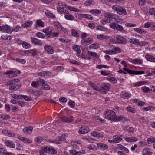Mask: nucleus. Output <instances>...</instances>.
I'll return each mask as SVG.
<instances>
[{
  "label": "nucleus",
  "mask_w": 155,
  "mask_h": 155,
  "mask_svg": "<svg viewBox=\"0 0 155 155\" xmlns=\"http://www.w3.org/2000/svg\"><path fill=\"white\" fill-rule=\"evenodd\" d=\"M104 15L107 18V19L106 20L107 22L111 23L114 21H116V23L113 22L110 24V26L111 28L120 31H122L123 30V27L117 24V20L118 19V16L111 13H105Z\"/></svg>",
  "instance_id": "f257e3e1"
},
{
  "label": "nucleus",
  "mask_w": 155,
  "mask_h": 155,
  "mask_svg": "<svg viewBox=\"0 0 155 155\" xmlns=\"http://www.w3.org/2000/svg\"><path fill=\"white\" fill-rule=\"evenodd\" d=\"M112 8L116 11V12L119 15H125L127 14L126 10L121 7L114 5L112 6Z\"/></svg>",
  "instance_id": "f03ea898"
},
{
  "label": "nucleus",
  "mask_w": 155,
  "mask_h": 155,
  "mask_svg": "<svg viewBox=\"0 0 155 155\" xmlns=\"http://www.w3.org/2000/svg\"><path fill=\"white\" fill-rule=\"evenodd\" d=\"M105 118L109 120L115 121L116 118L115 113L112 110H107L106 112Z\"/></svg>",
  "instance_id": "7ed1b4c3"
},
{
  "label": "nucleus",
  "mask_w": 155,
  "mask_h": 155,
  "mask_svg": "<svg viewBox=\"0 0 155 155\" xmlns=\"http://www.w3.org/2000/svg\"><path fill=\"white\" fill-rule=\"evenodd\" d=\"M60 120L63 122L70 123L73 121L75 119L74 117L72 116H63L60 117Z\"/></svg>",
  "instance_id": "20e7f679"
},
{
  "label": "nucleus",
  "mask_w": 155,
  "mask_h": 155,
  "mask_svg": "<svg viewBox=\"0 0 155 155\" xmlns=\"http://www.w3.org/2000/svg\"><path fill=\"white\" fill-rule=\"evenodd\" d=\"M110 87V85L108 84H104L102 85L99 91L101 94H105L109 91V89Z\"/></svg>",
  "instance_id": "39448f33"
},
{
  "label": "nucleus",
  "mask_w": 155,
  "mask_h": 155,
  "mask_svg": "<svg viewBox=\"0 0 155 155\" xmlns=\"http://www.w3.org/2000/svg\"><path fill=\"white\" fill-rule=\"evenodd\" d=\"M0 31L8 34L11 33L12 32L10 27L7 25L0 26Z\"/></svg>",
  "instance_id": "423d86ee"
},
{
  "label": "nucleus",
  "mask_w": 155,
  "mask_h": 155,
  "mask_svg": "<svg viewBox=\"0 0 155 155\" xmlns=\"http://www.w3.org/2000/svg\"><path fill=\"white\" fill-rule=\"evenodd\" d=\"M68 136V134H63L61 136L58 137L56 140H52L51 142L56 144L60 143L61 141H64L65 140V138Z\"/></svg>",
  "instance_id": "0eeeda50"
},
{
  "label": "nucleus",
  "mask_w": 155,
  "mask_h": 155,
  "mask_svg": "<svg viewBox=\"0 0 155 155\" xmlns=\"http://www.w3.org/2000/svg\"><path fill=\"white\" fill-rule=\"evenodd\" d=\"M129 41L131 43L139 46H142L143 45V42H139L138 39L135 38H131L129 39Z\"/></svg>",
  "instance_id": "6e6552de"
},
{
  "label": "nucleus",
  "mask_w": 155,
  "mask_h": 155,
  "mask_svg": "<svg viewBox=\"0 0 155 155\" xmlns=\"http://www.w3.org/2000/svg\"><path fill=\"white\" fill-rule=\"evenodd\" d=\"M43 150L45 152L53 154H55L57 153V151L56 150L49 147H44L43 149Z\"/></svg>",
  "instance_id": "1a4fd4ad"
},
{
  "label": "nucleus",
  "mask_w": 155,
  "mask_h": 155,
  "mask_svg": "<svg viewBox=\"0 0 155 155\" xmlns=\"http://www.w3.org/2000/svg\"><path fill=\"white\" fill-rule=\"evenodd\" d=\"M115 39L117 42L119 44H125L127 42L126 39L120 35L117 36Z\"/></svg>",
  "instance_id": "9d476101"
},
{
  "label": "nucleus",
  "mask_w": 155,
  "mask_h": 155,
  "mask_svg": "<svg viewBox=\"0 0 155 155\" xmlns=\"http://www.w3.org/2000/svg\"><path fill=\"white\" fill-rule=\"evenodd\" d=\"M44 48L49 54H52L54 51V48L52 46L48 45H45Z\"/></svg>",
  "instance_id": "9b49d317"
},
{
  "label": "nucleus",
  "mask_w": 155,
  "mask_h": 155,
  "mask_svg": "<svg viewBox=\"0 0 155 155\" xmlns=\"http://www.w3.org/2000/svg\"><path fill=\"white\" fill-rule=\"evenodd\" d=\"M93 41V39L91 38H87L86 40L83 39L81 41V43L82 45L84 46L89 45Z\"/></svg>",
  "instance_id": "f8f14e48"
},
{
  "label": "nucleus",
  "mask_w": 155,
  "mask_h": 155,
  "mask_svg": "<svg viewBox=\"0 0 155 155\" xmlns=\"http://www.w3.org/2000/svg\"><path fill=\"white\" fill-rule=\"evenodd\" d=\"M31 39L32 43L36 45L41 46L43 45L42 42L36 38L31 37Z\"/></svg>",
  "instance_id": "ddd939ff"
},
{
  "label": "nucleus",
  "mask_w": 155,
  "mask_h": 155,
  "mask_svg": "<svg viewBox=\"0 0 155 155\" xmlns=\"http://www.w3.org/2000/svg\"><path fill=\"white\" fill-rule=\"evenodd\" d=\"M52 30L50 29V28L44 29L43 30V31L45 34L48 37V38H49L51 35L52 34Z\"/></svg>",
  "instance_id": "4468645a"
},
{
  "label": "nucleus",
  "mask_w": 155,
  "mask_h": 155,
  "mask_svg": "<svg viewBox=\"0 0 155 155\" xmlns=\"http://www.w3.org/2000/svg\"><path fill=\"white\" fill-rule=\"evenodd\" d=\"M89 130L88 127L86 126L81 127L78 130V133L80 134H83L88 133Z\"/></svg>",
  "instance_id": "2eb2a0df"
},
{
  "label": "nucleus",
  "mask_w": 155,
  "mask_h": 155,
  "mask_svg": "<svg viewBox=\"0 0 155 155\" xmlns=\"http://www.w3.org/2000/svg\"><path fill=\"white\" fill-rule=\"evenodd\" d=\"M2 132L4 134L10 137H14L16 135L14 132L5 129L3 130Z\"/></svg>",
  "instance_id": "dca6fc26"
},
{
  "label": "nucleus",
  "mask_w": 155,
  "mask_h": 155,
  "mask_svg": "<svg viewBox=\"0 0 155 155\" xmlns=\"http://www.w3.org/2000/svg\"><path fill=\"white\" fill-rule=\"evenodd\" d=\"M33 129V127H27L24 128L23 131L24 134H28L32 133Z\"/></svg>",
  "instance_id": "f3484780"
},
{
  "label": "nucleus",
  "mask_w": 155,
  "mask_h": 155,
  "mask_svg": "<svg viewBox=\"0 0 155 155\" xmlns=\"http://www.w3.org/2000/svg\"><path fill=\"white\" fill-rule=\"evenodd\" d=\"M20 87V85H19L18 84L16 83H13L11 87H10L9 89L11 90H16L19 89Z\"/></svg>",
  "instance_id": "a211bd4d"
},
{
  "label": "nucleus",
  "mask_w": 155,
  "mask_h": 155,
  "mask_svg": "<svg viewBox=\"0 0 155 155\" xmlns=\"http://www.w3.org/2000/svg\"><path fill=\"white\" fill-rule=\"evenodd\" d=\"M145 58L149 61L155 62V58L152 55L146 54L145 56Z\"/></svg>",
  "instance_id": "6ab92c4d"
},
{
  "label": "nucleus",
  "mask_w": 155,
  "mask_h": 155,
  "mask_svg": "<svg viewBox=\"0 0 155 155\" xmlns=\"http://www.w3.org/2000/svg\"><path fill=\"white\" fill-rule=\"evenodd\" d=\"M5 144L7 146L12 148H15V144L11 141H5Z\"/></svg>",
  "instance_id": "aec40b11"
},
{
  "label": "nucleus",
  "mask_w": 155,
  "mask_h": 155,
  "mask_svg": "<svg viewBox=\"0 0 155 155\" xmlns=\"http://www.w3.org/2000/svg\"><path fill=\"white\" fill-rule=\"evenodd\" d=\"M45 14L47 16L49 17L52 18H55V15L48 10H47L45 11Z\"/></svg>",
  "instance_id": "412c9836"
},
{
  "label": "nucleus",
  "mask_w": 155,
  "mask_h": 155,
  "mask_svg": "<svg viewBox=\"0 0 155 155\" xmlns=\"http://www.w3.org/2000/svg\"><path fill=\"white\" fill-rule=\"evenodd\" d=\"M125 140L128 142H133L138 141V139L136 137H128L125 139Z\"/></svg>",
  "instance_id": "4be33fe9"
},
{
  "label": "nucleus",
  "mask_w": 155,
  "mask_h": 155,
  "mask_svg": "<svg viewBox=\"0 0 155 155\" xmlns=\"http://www.w3.org/2000/svg\"><path fill=\"white\" fill-rule=\"evenodd\" d=\"M132 62L134 64H142L143 61L138 58L134 59L132 60Z\"/></svg>",
  "instance_id": "5701e85b"
},
{
  "label": "nucleus",
  "mask_w": 155,
  "mask_h": 155,
  "mask_svg": "<svg viewBox=\"0 0 155 155\" xmlns=\"http://www.w3.org/2000/svg\"><path fill=\"white\" fill-rule=\"evenodd\" d=\"M97 147L100 148L105 150L108 149V146L107 144H104L102 143H99L97 144Z\"/></svg>",
  "instance_id": "b1692460"
},
{
  "label": "nucleus",
  "mask_w": 155,
  "mask_h": 155,
  "mask_svg": "<svg viewBox=\"0 0 155 155\" xmlns=\"http://www.w3.org/2000/svg\"><path fill=\"white\" fill-rule=\"evenodd\" d=\"M91 135L94 137L98 138H101L104 137V135L100 133L97 132H93L91 133Z\"/></svg>",
  "instance_id": "393cba45"
},
{
  "label": "nucleus",
  "mask_w": 155,
  "mask_h": 155,
  "mask_svg": "<svg viewBox=\"0 0 155 155\" xmlns=\"http://www.w3.org/2000/svg\"><path fill=\"white\" fill-rule=\"evenodd\" d=\"M134 31L139 34H145L147 32L146 31L144 30L143 29L138 28H134Z\"/></svg>",
  "instance_id": "a878e982"
},
{
  "label": "nucleus",
  "mask_w": 155,
  "mask_h": 155,
  "mask_svg": "<svg viewBox=\"0 0 155 155\" xmlns=\"http://www.w3.org/2000/svg\"><path fill=\"white\" fill-rule=\"evenodd\" d=\"M71 32L72 35L76 37H78L79 36V34L78 31L76 29H73L71 31Z\"/></svg>",
  "instance_id": "bb28decb"
},
{
  "label": "nucleus",
  "mask_w": 155,
  "mask_h": 155,
  "mask_svg": "<svg viewBox=\"0 0 155 155\" xmlns=\"http://www.w3.org/2000/svg\"><path fill=\"white\" fill-rule=\"evenodd\" d=\"M130 94L128 93L123 92L121 94V97L124 99H128L130 96Z\"/></svg>",
  "instance_id": "cd10ccee"
},
{
  "label": "nucleus",
  "mask_w": 155,
  "mask_h": 155,
  "mask_svg": "<svg viewBox=\"0 0 155 155\" xmlns=\"http://www.w3.org/2000/svg\"><path fill=\"white\" fill-rule=\"evenodd\" d=\"M88 84L94 89L96 91L99 90V88L92 81H89Z\"/></svg>",
  "instance_id": "c85d7f7f"
},
{
  "label": "nucleus",
  "mask_w": 155,
  "mask_h": 155,
  "mask_svg": "<svg viewBox=\"0 0 155 155\" xmlns=\"http://www.w3.org/2000/svg\"><path fill=\"white\" fill-rule=\"evenodd\" d=\"M53 25L54 26L58 28V30H61L63 29L62 25L58 22H55L54 23Z\"/></svg>",
  "instance_id": "c756f323"
},
{
  "label": "nucleus",
  "mask_w": 155,
  "mask_h": 155,
  "mask_svg": "<svg viewBox=\"0 0 155 155\" xmlns=\"http://www.w3.org/2000/svg\"><path fill=\"white\" fill-rule=\"evenodd\" d=\"M27 52H28L29 53H30L32 56H35L37 55L38 51L36 49H33L28 50Z\"/></svg>",
  "instance_id": "7c9ffc66"
},
{
  "label": "nucleus",
  "mask_w": 155,
  "mask_h": 155,
  "mask_svg": "<svg viewBox=\"0 0 155 155\" xmlns=\"http://www.w3.org/2000/svg\"><path fill=\"white\" fill-rule=\"evenodd\" d=\"M113 138L115 143L120 142L122 140V138L117 135H114Z\"/></svg>",
  "instance_id": "2f4dec72"
},
{
  "label": "nucleus",
  "mask_w": 155,
  "mask_h": 155,
  "mask_svg": "<svg viewBox=\"0 0 155 155\" xmlns=\"http://www.w3.org/2000/svg\"><path fill=\"white\" fill-rule=\"evenodd\" d=\"M64 17L68 20H72L74 19V17L71 15L69 13H68V12H67V14L65 15Z\"/></svg>",
  "instance_id": "473e14b6"
},
{
  "label": "nucleus",
  "mask_w": 155,
  "mask_h": 155,
  "mask_svg": "<svg viewBox=\"0 0 155 155\" xmlns=\"http://www.w3.org/2000/svg\"><path fill=\"white\" fill-rule=\"evenodd\" d=\"M65 8H58V9H57V11L60 13L61 14H67V12H68L67 11Z\"/></svg>",
  "instance_id": "72a5a7b5"
},
{
  "label": "nucleus",
  "mask_w": 155,
  "mask_h": 155,
  "mask_svg": "<svg viewBox=\"0 0 155 155\" xmlns=\"http://www.w3.org/2000/svg\"><path fill=\"white\" fill-rule=\"evenodd\" d=\"M22 47L25 49L30 48L31 46V45L28 43L25 42H22Z\"/></svg>",
  "instance_id": "f704fd0d"
},
{
  "label": "nucleus",
  "mask_w": 155,
  "mask_h": 155,
  "mask_svg": "<svg viewBox=\"0 0 155 155\" xmlns=\"http://www.w3.org/2000/svg\"><path fill=\"white\" fill-rule=\"evenodd\" d=\"M99 48V45L97 43L92 44L89 46L90 49H97Z\"/></svg>",
  "instance_id": "c9c22d12"
},
{
  "label": "nucleus",
  "mask_w": 155,
  "mask_h": 155,
  "mask_svg": "<svg viewBox=\"0 0 155 155\" xmlns=\"http://www.w3.org/2000/svg\"><path fill=\"white\" fill-rule=\"evenodd\" d=\"M143 155H151L152 153L149 151L147 149H144L143 150Z\"/></svg>",
  "instance_id": "e433bc0d"
},
{
  "label": "nucleus",
  "mask_w": 155,
  "mask_h": 155,
  "mask_svg": "<svg viewBox=\"0 0 155 155\" xmlns=\"http://www.w3.org/2000/svg\"><path fill=\"white\" fill-rule=\"evenodd\" d=\"M107 79L113 83H117V80L114 77H108L107 78Z\"/></svg>",
  "instance_id": "4c0bfd02"
},
{
  "label": "nucleus",
  "mask_w": 155,
  "mask_h": 155,
  "mask_svg": "<svg viewBox=\"0 0 155 155\" xmlns=\"http://www.w3.org/2000/svg\"><path fill=\"white\" fill-rule=\"evenodd\" d=\"M32 93L35 96H38L41 95L43 93V92L41 90H39L36 91H33Z\"/></svg>",
  "instance_id": "58836bf2"
},
{
  "label": "nucleus",
  "mask_w": 155,
  "mask_h": 155,
  "mask_svg": "<svg viewBox=\"0 0 155 155\" xmlns=\"http://www.w3.org/2000/svg\"><path fill=\"white\" fill-rule=\"evenodd\" d=\"M32 24V21H30L29 22H27L23 24L22 25V26L24 27H30Z\"/></svg>",
  "instance_id": "ea45409f"
},
{
  "label": "nucleus",
  "mask_w": 155,
  "mask_h": 155,
  "mask_svg": "<svg viewBox=\"0 0 155 155\" xmlns=\"http://www.w3.org/2000/svg\"><path fill=\"white\" fill-rule=\"evenodd\" d=\"M73 48L74 50L75 51L77 52L78 53H80V52H81V51L80 49V48L79 46L77 45H74L73 46Z\"/></svg>",
  "instance_id": "a19ab883"
},
{
  "label": "nucleus",
  "mask_w": 155,
  "mask_h": 155,
  "mask_svg": "<svg viewBox=\"0 0 155 155\" xmlns=\"http://www.w3.org/2000/svg\"><path fill=\"white\" fill-rule=\"evenodd\" d=\"M1 38L4 40H10L11 39V37L9 35H2L1 36Z\"/></svg>",
  "instance_id": "79ce46f5"
},
{
  "label": "nucleus",
  "mask_w": 155,
  "mask_h": 155,
  "mask_svg": "<svg viewBox=\"0 0 155 155\" xmlns=\"http://www.w3.org/2000/svg\"><path fill=\"white\" fill-rule=\"evenodd\" d=\"M127 110V112H132L134 113L135 112V109L134 108L128 107L126 108Z\"/></svg>",
  "instance_id": "37998d69"
},
{
  "label": "nucleus",
  "mask_w": 155,
  "mask_h": 155,
  "mask_svg": "<svg viewBox=\"0 0 155 155\" xmlns=\"http://www.w3.org/2000/svg\"><path fill=\"white\" fill-rule=\"evenodd\" d=\"M104 53L110 54V55H111L112 54V53H114L115 54V52L113 50V49L112 50H105L104 51Z\"/></svg>",
  "instance_id": "c03bdc74"
},
{
  "label": "nucleus",
  "mask_w": 155,
  "mask_h": 155,
  "mask_svg": "<svg viewBox=\"0 0 155 155\" xmlns=\"http://www.w3.org/2000/svg\"><path fill=\"white\" fill-rule=\"evenodd\" d=\"M36 35L38 37L41 38H44L45 37L43 34L40 32L36 33Z\"/></svg>",
  "instance_id": "a18cd8bd"
},
{
  "label": "nucleus",
  "mask_w": 155,
  "mask_h": 155,
  "mask_svg": "<svg viewBox=\"0 0 155 155\" xmlns=\"http://www.w3.org/2000/svg\"><path fill=\"white\" fill-rule=\"evenodd\" d=\"M143 91L145 93H149L150 91V90L147 87H143L142 88Z\"/></svg>",
  "instance_id": "49530a36"
},
{
  "label": "nucleus",
  "mask_w": 155,
  "mask_h": 155,
  "mask_svg": "<svg viewBox=\"0 0 155 155\" xmlns=\"http://www.w3.org/2000/svg\"><path fill=\"white\" fill-rule=\"evenodd\" d=\"M42 85L43 87L45 90H49L50 89V87L46 83V81H45L44 82V84H42Z\"/></svg>",
  "instance_id": "de8ad7c7"
},
{
  "label": "nucleus",
  "mask_w": 155,
  "mask_h": 155,
  "mask_svg": "<svg viewBox=\"0 0 155 155\" xmlns=\"http://www.w3.org/2000/svg\"><path fill=\"white\" fill-rule=\"evenodd\" d=\"M90 12L94 14H99L101 12V11L97 9L91 10H90Z\"/></svg>",
  "instance_id": "09e8293b"
},
{
  "label": "nucleus",
  "mask_w": 155,
  "mask_h": 155,
  "mask_svg": "<svg viewBox=\"0 0 155 155\" xmlns=\"http://www.w3.org/2000/svg\"><path fill=\"white\" fill-rule=\"evenodd\" d=\"M113 50L115 52V54L116 53H120L121 51V50L118 47H115Z\"/></svg>",
  "instance_id": "8fccbe9b"
},
{
  "label": "nucleus",
  "mask_w": 155,
  "mask_h": 155,
  "mask_svg": "<svg viewBox=\"0 0 155 155\" xmlns=\"http://www.w3.org/2000/svg\"><path fill=\"white\" fill-rule=\"evenodd\" d=\"M124 117L123 115H120L117 117H116V118L115 121H120L122 120V119H124Z\"/></svg>",
  "instance_id": "3c124183"
},
{
  "label": "nucleus",
  "mask_w": 155,
  "mask_h": 155,
  "mask_svg": "<svg viewBox=\"0 0 155 155\" xmlns=\"http://www.w3.org/2000/svg\"><path fill=\"white\" fill-rule=\"evenodd\" d=\"M149 13L150 15H154L155 16V8H152L150 9L149 10Z\"/></svg>",
  "instance_id": "603ef678"
},
{
  "label": "nucleus",
  "mask_w": 155,
  "mask_h": 155,
  "mask_svg": "<svg viewBox=\"0 0 155 155\" xmlns=\"http://www.w3.org/2000/svg\"><path fill=\"white\" fill-rule=\"evenodd\" d=\"M37 24L39 26L41 27H44V25L43 22L41 20H37Z\"/></svg>",
  "instance_id": "864d4df0"
},
{
  "label": "nucleus",
  "mask_w": 155,
  "mask_h": 155,
  "mask_svg": "<svg viewBox=\"0 0 155 155\" xmlns=\"http://www.w3.org/2000/svg\"><path fill=\"white\" fill-rule=\"evenodd\" d=\"M96 67L99 69L102 68H109V66L104 65H98Z\"/></svg>",
  "instance_id": "5fc2aeb1"
},
{
  "label": "nucleus",
  "mask_w": 155,
  "mask_h": 155,
  "mask_svg": "<svg viewBox=\"0 0 155 155\" xmlns=\"http://www.w3.org/2000/svg\"><path fill=\"white\" fill-rule=\"evenodd\" d=\"M134 74H133L138 75L144 74V72L142 71H135L134 70Z\"/></svg>",
  "instance_id": "6e6d98bb"
},
{
  "label": "nucleus",
  "mask_w": 155,
  "mask_h": 155,
  "mask_svg": "<svg viewBox=\"0 0 155 155\" xmlns=\"http://www.w3.org/2000/svg\"><path fill=\"white\" fill-rule=\"evenodd\" d=\"M1 118L3 120H7L10 118V116L8 115H2Z\"/></svg>",
  "instance_id": "4d7b16f0"
},
{
  "label": "nucleus",
  "mask_w": 155,
  "mask_h": 155,
  "mask_svg": "<svg viewBox=\"0 0 155 155\" xmlns=\"http://www.w3.org/2000/svg\"><path fill=\"white\" fill-rule=\"evenodd\" d=\"M68 104L72 108H74L75 106V103L72 100H70L69 101Z\"/></svg>",
  "instance_id": "13d9d810"
},
{
  "label": "nucleus",
  "mask_w": 155,
  "mask_h": 155,
  "mask_svg": "<svg viewBox=\"0 0 155 155\" xmlns=\"http://www.w3.org/2000/svg\"><path fill=\"white\" fill-rule=\"evenodd\" d=\"M146 82L145 81L137 82L135 84V85L137 86H140L144 85Z\"/></svg>",
  "instance_id": "bf43d9fd"
},
{
  "label": "nucleus",
  "mask_w": 155,
  "mask_h": 155,
  "mask_svg": "<svg viewBox=\"0 0 155 155\" xmlns=\"http://www.w3.org/2000/svg\"><path fill=\"white\" fill-rule=\"evenodd\" d=\"M21 97L23 98L26 101H30L31 100V98L30 97H29L28 96L26 95H21Z\"/></svg>",
  "instance_id": "052dcab7"
},
{
  "label": "nucleus",
  "mask_w": 155,
  "mask_h": 155,
  "mask_svg": "<svg viewBox=\"0 0 155 155\" xmlns=\"http://www.w3.org/2000/svg\"><path fill=\"white\" fill-rule=\"evenodd\" d=\"M45 81L44 79L41 80L40 78L38 79L37 80L38 84H40L42 85V84H43V83L44 84V82Z\"/></svg>",
  "instance_id": "680f3d73"
},
{
  "label": "nucleus",
  "mask_w": 155,
  "mask_h": 155,
  "mask_svg": "<svg viewBox=\"0 0 155 155\" xmlns=\"http://www.w3.org/2000/svg\"><path fill=\"white\" fill-rule=\"evenodd\" d=\"M21 28V27L19 26L18 25L17 26H15L14 28H13L12 30V32L13 31H15V32H18L19 29Z\"/></svg>",
  "instance_id": "e2e57ef3"
},
{
  "label": "nucleus",
  "mask_w": 155,
  "mask_h": 155,
  "mask_svg": "<svg viewBox=\"0 0 155 155\" xmlns=\"http://www.w3.org/2000/svg\"><path fill=\"white\" fill-rule=\"evenodd\" d=\"M68 9L70 11H72L76 12H78L79 11V10H78V9L76 8H75L72 7L71 6L68 7Z\"/></svg>",
  "instance_id": "0e129e2a"
},
{
  "label": "nucleus",
  "mask_w": 155,
  "mask_h": 155,
  "mask_svg": "<svg viewBox=\"0 0 155 155\" xmlns=\"http://www.w3.org/2000/svg\"><path fill=\"white\" fill-rule=\"evenodd\" d=\"M57 5H58V6L57 7V9H58V8L60 9V8H65V5L62 3H58Z\"/></svg>",
  "instance_id": "69168bd1"
},
{
  "label": "nucleus",
  "mask_w": 155,
  "mask_h": 155,
  "mask_svg": "<svg viewBox=\"0 0 155 155\" xmlns=\"http://www.w3.org/2000/svg\"><path fill=\"white\" fill-rule=\"evenodd\" d=\"M147 141L150 142L151 143H155V138H148L147 140Z\"/></svg>",
  "instance_id": "338daca9"
},
{
  "label": "nucleus",
  "mask_w": 155,
  "mask_h": 155,
  "mask_svg": "<svg viewBox=\"0 0 155 155\" xmlns=\"http://www.w3.org/2000/svg\"><path fill=\"white\" fill-rule=\"evenodd\" d=\"M85 153V151L84 150H82L81 151H77L76 154L75 155H81L82 154H84Z\"/></svg>",
  "instance_id": "774afa93"
}]
</instances>
